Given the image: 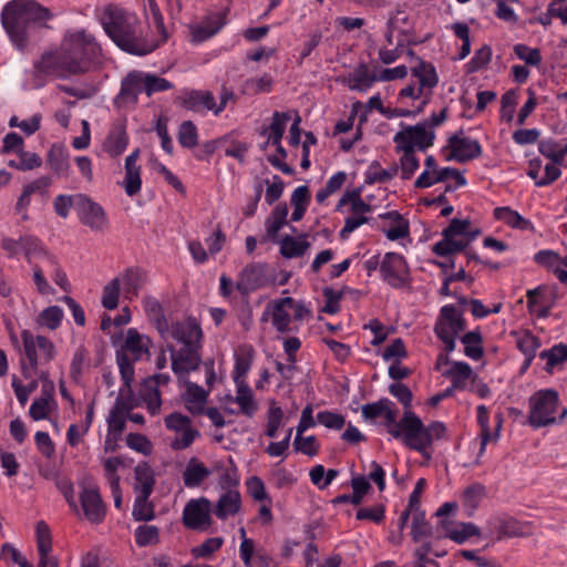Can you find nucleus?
Listing matches in <instances>:
<instances>
[{
  "label": "nucleus",
  "mask_w": 567,
  "mask_h": 567,
  "mask_svg": "<svg viewBox=\"0 0 567 567\" xmlns=\"http://www.w3.org/2000/svg\"><path fill=\"white\" fill-rule=\"evenodd\" d=\"M146 14L157 37L144 34L137 16L117 6H109L104 10L101 23L109 38L122 51L134 55H146L168 40L164 18L155 0H148Z\"/></svg>",
  "instance_id": "nucleus-1"
},
{
  "label": "nucleus",
  "mask_w": 567,
  "mask_h": 567,
  "mask_svg": "<svg viewBox=\"0 0 567 567\" xmlns=\"http://www.w3.org/2000/svg\"><path fill=\"white\" fill-rule=\"evenodd\" d=\"M362 416L365 420L385 419L388 432L403 442L405 446L419 452L426 460L432 457L430 451L434 440H441L446 434L443 422L434 421L425 426L422 420L413 412L404 410L403 416L396 421L394 403L388 398L361 406Z\"/></svg>",
  "instance_id": "nucleus-2"
},
{
  "label": "nucleus",
  "mask_w": 567,
  "mask_h": 567,
  "mask_svg": "<svg viewBox=\"0 0 567 567\" xmlns=\"http://www.w3.org/2000/svg\"><path fill=\"white\" fill-rule=\"evenodd\" d=\"M101 47L84 30L66 31L55 50L42 53L34 68L54 79H69L89 72L101 58Z\"/></svg>",
  "instance_id": "nucleus-3"
},
{
  "label": "nucleus",
  "mask_w": 567,
  "mask_h": 567,
  "mask_svg": "<svg viewBox=\"0 0 567 567\" xmlns=\"http://www.w3.org/2000/svg\"><path fill=\"white\" fill-rule=\"evenodd\" d=\"M52 18L50 9L34 0H11L1 11V24L13 47L20 52L29 47L32 33L48 28L47 23Z\"/></svg>",
  "instance_id": "nucleus-4"
},
{
  "label": "nucleus",
  "mask_w": 567,
  "mask_h": 567,
  "mask_svg": "<svg viewBox=\"0 0 567 567\" xmlns=\"http://www.w3.org/2000/svg\"><path fill=\"white\" fill-rule=\"evenodd\" d=\"M172 338L182 347L176 350L168 347L172 360V370L176 375L195 371L202 361L200 348L203 331L199 322L194 317H187L182 321L172 323Z\"/></svg>",
  "instance_id": "nucleus-5"
},
{
  "label": "nucleus",
  "mask_w": 567,
  "mask_h": 567,
  "mask_svg": "<svg viewBox=\"0 0 567 567\" xmlns=\"http://www.w3.org/2000/svg\"><path fill=\"white\" fill-rule=\"evenodd\" d=\"M567 416V408L560 406L556 390L543 389L536 391L528 399L527 423L533 429L560 423Z\"/></svg>",
  "instance_id": "nucleus-6"
},
{
  "label": "nucleus",
  "mask_w": 567,
  "mask_h": 567,
  "mask_svg": "<svg viewBox=\"0 0 567 567\" xmlns=\"http://www.w3.org/2000/svg\"><path fill=\"white\" fill-rule=\"evenodd\" d=\"M150 346V338L141 334L136 329L130 328L126 331L125 340L116 351V362L125 386H130L134 380V363L144 358L148 359Z\"/></svg>",
  "instance_id": "nucleus-7"
},
{
  "label": "nucleus",
  "mask_w": 567,
  "mask_h": 567,
  "mask_svg": "<svg viewBox=\"0 0 567 567\" xmlns=\"http://www.w3.org/2000/svg\"><path fill=\"white\" fill-rule=\"evenodd\" d=\"M24 358L21 359V372L24 378L37 377L38 368L51 362L56 354L54 343L44 336H35L30 330H22Z\"/></svg>",
  "instance_id": "nucleus-8"
},
{
  "label": "nucleus",
  "mask_w": 567,
  "mask_h": 567,
  "mask_svg": "<svg viewBox=\"0 0 567 567\" xmlns=\"http://www.w3.org/2000/svg\"><path fill=\"white\" fill-rule=\"evenodd\" d=\"M434 140L435 133L429 128V122H421L413 126L406 125L393 137L398 153H400V150L415 152V148L425 152L433 145Z\"/></svg>",
  "instance_id": "nucleus-9"
},
{
  "label": "nucleus",
  "mask_w": 567,
  "mask_h": 567,
  "mask_svg": "<svg viewBox=\"0 0 567 567\" xmlns=\"http://www.w3.org/2000/svg\"><path fill=\"white\" fill-rule=\"evenodd\" d=\"M381 279L394 289L410 288L412 278L405 258L398 252H386L382 257Z\"/></svg>",
  "instance_id": "nucleus-10"
},
{
  "label": "nucleus",
  "mask_w": 567,
  "mask_h": 567,
  "mask_svg": "<svg viewBox=\"0 0 567 567\" xmlns=\"http://www.w3.org/2000/svg\"><path fill=\"white\" fill-rule=\"evenodd\" d=\"M470 220L453 218L450 225L442 231V239L434 244L433 252L445 257L466 249L463 243L465 233L468 231Z\"/></svg>",
  "instance_id": "nucleus-11"
},
{
  "label": "nucleus",
  "mask_w": 567,
  "mask_h": 567,
  "mask_svg": "<svg viewBox=\"0 0 567 567\" xmlns=\"http://www.w3.org/2000/svg\"><path fill=\"white\" fill-rule=\"evenodd\" d=\"M349 203L351 215L344 219V226L340 230L342 238L348 237V235L353 233L361 225L369 223V218L365 214L372 210L371 205L365 203L357 192L344 194L338 202L337 210H340Z\"/></svg>",
  "instance_id": "nucleus-12"
},
{
  "label": "nucleus",
  "mask_w": 567,
  "mask_h": 567,
  "mask_svg": "<svg viewBox=\"0 0 567 567\" xmlns=\"http://www.w3.org/2000/svg\"><path fill=\"white\" fill-rule=\"evenodd\" d=\"M76 214L80 223L95 233H104L109 228L104 208L87 195L78 194Z\"/></svg>",
  "instance_id": "nucleus-13"
},
{
  "label": "nucleus",
  "mask_w": 567,
  "mask_h": 567,
  "mask_svg": "<svg viewBox=\"0 0 567 567\" xmlns=\"http://www.w3.org/2000/svg\"><path fill=\"white\" fill-rule=\"evenodd\" d=\"M267 264L252 262L243 268L236 282V289L243 295L265 288L275 282V278L268 274Z\"/></svg>",
  "instance_id": "nucleus-14"
},
{
  "label": "nucleus",
  "mask_w": 567,
  "mask_h": 567,
  "mask_svg": "<svg viewBox=\"0 0 567 567\" xmlns=\"http://www.w3.org/2000/svg\"><path fill=\"white\" fill-rule=\"evenodd\" d=\"M212 502L206 497L188 501L183 509V524L192 530H207L213 520Z\"/></svg>",
  "instance_id": "nucleus-15"
},
{
  "label": "nucleus",
  "mask_w": 567,
  "mask_h": 567,
  "mask_svg": "<svg viewBox=\"0 0 567 567\" xmlns=\"http://www.w3.org/2000/svg\"><path fill=\"white\" fill-rule=\"evenodd\" d=\"M144 72L138 70L130 71L121 81L120 92L114 97L116 107L136 105L138 95L144 92Z\"/></svg>",
  "instance_id": "nucleus-16"
},
{
  "label": "nucleus",
  "mask_w": 567,
  "mask_h": 567,
  "mask_svg": "<svg viewBox=\"0 0 567 567\" xmlns=\"http://www.w3.org/2000/svg\"><path fill=\"white\" fill-rule=\"evenodd\" d=\"M465 329V320L454 305L441 308L434 326L437 338L457 337Z\"/></svg>",
  "instance_id": "nucleus-17"
},
{
  "label": "nucleus",
  "mask_w": 567,
  "mask_h": 567,
  "mask_svg": "<svg viewBox=\"0 0 567 567\" xmlns=\"http://www.w3.org/2000/svg\"><path fill=\"white\" fill-rule=\"evenodd\" d=\"M449 147L451 148L450 159L458 163H465L482 155V146L477 140L463 136V132L454 134L449 138Z\"/></svg>",
  "instance_id": "nucleus-18"
},
{
  "label": "nucleus",
  "mask_w": 567,
  "mask_h": 567,
  "mask_svg": "<svg viewBox=\"0 0 567 567\" xmlns=\"http://www.w3.org/2000/svg\"><path fill=\"white\" fill-rule=\"evenodd\" d=\"M226 24V19L220 13H214L205 17L200 22H194L188 25L190 42L200 44L216 35Z\"/></svg>",
  "instance_id": "nucleus-19"
},
{
  "label": "nucleus",
  "mask_w": 567,
  "mask_h": 567,
  "mask_svg": "<svg viewBox=\"0 0 567 567\" xmlns=\"http://www.w3.org/2000/svg\"><path fill=\"white\" fill-rule=\"evenodd\" d=\"M83 514L93 524H100L106 513L105 504L96 487H83L80 493Z\"/></svg>",
  "instance_id": "nucleus-20"
},
{
  "label": "nucleus",
  "mask_w": 567,
  "mask_h": 567,
  "mask_svg": "<svg viewBox=\"0 0 567 567\" xmlns=\"http://www.w3.org/2000/svg\"><path fill=\"white\" fill-rule=\"evenodd\" d=\"M181 104L187 111L195 113L213 112L215 107V96L210 91L185 90L181 95Z\"/></svg>",
  "instance_id": "nucleus-21"
},
{
  "label": "nucleus",
  "mask_w": 567,
  "mask_h": 567,
  "mask_svg": "<svg viewBox=\"0 0 567 567\" xmlns=\"http://www.w3.org/2000/svg\"><path fill=\"white\" fill-rule=\"evenodd\" d=\"M449 178H453L456 183V186H464L466 184L465 177L453 167H443V168H435L431 171V174L429 172H422L419 177L414 182L415 188H427L433 186L434 184L445 182Z\"/></svg>",
  "instance_id": "nucleus-22"
},
{
  "label": "nucleus",
  "mask_w": 567,
  "mask_h": 567,
  "mask_svg": "<svg viewBox=\"0 0 567 567\" xmlns=\"http://www.w3.org/2000/svg\"><path fill=\"white\" fill-rule=\"evenodd\" d=\"M212 509L213 514L220 520L236 516L241 511V495L239 489L220 492Z\"/></svg>",
  "instance_id": "nucleus-23"
},
{
  "label": "nucleus",
  "mask_w": 567,
  "mask_h": 567,
  "mask_svg": "<svg viewBox=\"0 0 567 567\" xmlns=\"http://www.w3.org/2000/svg\"><path fill=\"white\" fill-rule=\"evenodd\" d=\"M534 261L553 271L561 284L567 285V255L561 258L554 250L544 249L535 254Z\"/></svg>",
  "instance_id": "nucleus-24"
},
{
  "label": "nucleus",
  "mask_w": 567,
  "mask_h": 567,
  "mask_svg": "<svg viewBox=\"0 0 567 567\" xmlns=\"http://www.w3.org/2000/svg\"><path fill=\"white\" fill-rule=\"evenodd\" d=\"M379 218L386 221V224L381 227V230L385 234L388 239L398 240L409 236V221L404 219L399 212L391 210L383 213L379 215Z\"/></svg>",
  "instance_id": "nucleus-25"
},
{
  "label": "nucleus",
  "mask_w": 567,
  "mask_h": 567,
  "mask_svg": "<svg viewBox=\"0 0 567 567\" xmlns=\"http://www.w3.org/2000/svg\"><path fill=\"white\" fill-rule=\"evenodd\" d=\"M293 298L285 297L270 302L271 309V322L274 328L279 333H286L290 331L291 318L287 308H292Z\"/></svg>",
  "instance_id": "nucleus-26"
},
{
  "label": "nucleus",
  "mask_w": 567,
  "mask_h": 567,
  "mask_svg": "<svg viewBox=\"0 0 567 567\" xmlns=\"http://www.w3.org/2000/svg\"><path fill=\"white\" fill-rule=\"evenodd\" d=\"M488 528L498 539L515 537L524 534L523 526L515 518L507 515H496L488 519Z\"/></svg>",
  "instance_id": "nucleus-27"
},
{
  "label": "nucleus",
  "mask_w": 567,
  "mask_h": 567,
  "mask_svg": "<svg viewBox=\"0 0 567 567\" xmlns=\"http://www.w3.org/2000/svg\"><path fill=\"white\" fill-rule=\"evenodd\" d=\"M378 76L370 72L367 63H360L353 72L349 73L343 83L351 90L367 92L375 82Z\"/></svg>",
  "instance_id": "nucleus-28"
},
{
  "label": "nucleus",
  "mask_w": 567,
  "mask_h": 567,
  "mask_svg": "<svg viewBox=\"0 0 567 567\" xmlns=\"http://www.w3.org/2000/svg\"><path fill=\"white\" fill-rule=\"evenodd\" d=\"M128 145V136L123 123H115L103 143V150L111 156H120Z\"/></svg>",
  "instance_id": "nucleus-29"
},
{
  "label": "nucleus",
  "mask_w": 567,
  "mask_h": 567,
  "mask_svg": "<svg viewBox=\"0 0 567 567\" xmlns=\"http://www.w3.org/2000/svg\"><path fill=\"white\" fill-rule=\"evenodd\" d=\"M411 74L417 80L419 87L423 92L432 93L437 85L439 78L432 63L419 60L417 64L412 68Z\"/></svg>",
  "instance_id": "nucleus-30"
},
{
  "label": "nucleus",
  "mask_w": 567,
  "mask_h": 567,
  "mask_svg": "<svg viewBox=\"0 0 567 567\" xmlns=\"http://www.w3.org/2000/svg\"><path fill=\"white\" fill-rule=\"evenodd\" d=\"M114 279L118 280V285L126 297H136L144 286V274L138 268H127Z\"/></svg>",
  "instance_id": "nucleus-31"
},
{
  "label": "nucleus",
  "mask_w": 567,
  "mask_h": 567,
  "mask_svg": "<svg viewBox=\"0 0 567 567\" xmlns=\"http://www.w3.org/2000/svg\"><path fill=\"white\" fill-rule=\"evenodd\" d=\"M288 216V207L286 204H278L266 219V235L261 237V243L276 239L279 230L285 226Z\"/></svg>",
  "instance_id": "nucleus-32"
},
{
  "label": "nucleus",
  "mask_w": 567,
  "mask_h": 567,
  "mask_svg": "<svg viewBox=\"0 0 567 567\" xmlns=\"http://www.w3.org/2000/svg\"><path fill=\"white\" fill-rule=\"evenodd\" d=\"M134 491L136 495L151 496L155 485L154 471L147 463H142L134 468Z\"/></svg>",
  "instance_id": "nucleus-33"
},
{
  "label": "nucleus",
  "mask_w": 567,
  "mask_h": 567,
  "mask_svg": "<svg viewBox=\"0 0 567 567\" xmlns=\"http://www.w3.org/2000/svg\"><path fill=\"white\" fill-rule=\"evenodd\" d=\"M143 308L146 317L155 324L157 331L162 336L168 331V322L166 320L164 309L156 298L152 296L144 297Z\"/></svg>",
  "instance_id": "nucleus-34"
},
{
  "label": "nucleus",
  "mask_w": 567,
  "mask_h": 567,
  "mask_svg": "<svg viewBox=\"0 0 567 567\" xmlns=\"http://www.w3.org/2000/svg\"><path fill=\"white\" fill-rule=\"evenodd\" d=\"M128 411L130 406L122 399H116L106 419L107 432L114 433L117 436H122L125 430V423Z\"/></svg>",
  "instance_id": "nucleus-35"
},
{
  "label": "nucleus",
  "mask_w": 567,
  "mask_h": 567,
  "mask_svg": "<svg viewBox=\"0 0 567 567\" xmlns=\"http://www.w3.org/2000/svg\"><path fill=\"white\" fill-rule=\"evenodd\" d=\"M209 475L210 471L196 457H192L183 472L184 485L188 488L197 487Z\"/></svg>",
  "instance_id": "nucleus-36"
},
{
  "label": "nucleus",
  "mask_w": 567,
  "mask_h": 567,
  "mask_svg": "<svg viewBox=\"0 0 567 567\" xmlns=\"http://www.w3.org/2000/svg\"><path fill=\"white\" fill-rule=\"evenodd\" d=\"M494 217L497 220L503 221L507 226L519 229V230H532L533 224L529 219L523 217L518 212L512 209L511 207H496L494 209Z\"/></svg>",
  "instance_id": "nucleus-37"
},
{
  "label": "nucleus",
  "mask_w": 567,
  "mask_h": 567,
  "mask_svg": "<svg viewBox=\"0 0 567 567\" xmlns=\"http://www.w3.org/2000/svg\"><path fill=\"white\" fill-rule=\"evenodd\" d=\"M472 373V368L467 362L454 361L443 375L451 380V386L454 388V390H464Z\"/></svg>",
  "instance_id": "nucleus-38"
},
{
  "label": "nucleus",
  "mask_w": 567,
  "mask_h": 567,
  "mask_svg": "<svg viewBox=\"0 0 567 567\" xmlns=\"http://www.w3.org/2000/svg\"><path fill=\"white\" fill-rule=\"evenodd\" d=\"M399 173V165L393 164L389 168H382L380 163L373 161L364 173V182L369 185L388 183Z\"/></svg>",
  "instance_id": "nucleus-39"
},
{
  "label": "nucleus",
  "mask_w": 567,
  "mask_h": 567,
  "mask_svg": "<svg viewBox=\"0 0 567 567\" xmlns=\"http://www.w3.org/2000/svg\"><path fill=\"white\" fill-rule=\"evenodd\" d=\"M539 358L546 361L544 370L551 374L554 370L567 362V344L558 343L549 349L543 350Z\"/></svg>",
  "instance_id": "nucleus-40"
},
{
  "label": "nucleus",
  "mask_w": 567,
  "mask_h": 567,
  "mask_svg": "<svg viewBox=\"0 0 567 567\" xmlns=\"http://www.w3.org/2000/svg\"><path fill=\"white\" fill-rule=\"evenodd\" d=\"M208 393L199 385L189 383L185 393L186 409L192 414H202L204 412L205 403L207 401Z\"/></svg>",
  "instance_id": "nucleus-41"
},
{
  "label": "nucleus",
  "mask_w": 567,
  "mask_h": 567,
  "mask_svg": "<svg viewBox=\"0 0 567 567\" xmlns=\"http://www.w3.org/2000/svg\"><path fill=\"white\" fill-rule=\"evenodd\" d=\"M236 396L234 399L231 398L230 400L239 405L240 412L244 415L252 417L258 406L257 403L254 401L251 389L246 382H239L236 383Z\"/></svg>",
  "instance_id": "nucleus-42"
},
{
  "label": "nucleus",
  "mask_w": 567,
  "mask_h": 567,
  "mask_svg": "<svg viewBox=\"0 0 567 567\" xmlns=\"http://www.w3.org/2000/svg\"><path fill=\"white\" fill-rule=\"evenodd\" d=\"M461 342L464 344V353L466 357L475 361L483 358V337L478 329L463 334Z\"/></svg>",
  "instance_id": "nucleus-43"
},
{
  "label": "nucleus",
  "mask_w": 567,
  "mask_h": 567,
  "mask_svg": "<svg viewBox=\"0 0 567 567\" xmlns=\"http://www.w3.org/2000/svg\"><path fill=\"white\" fill-rule=\"evenodd\" d=\"M310 244L303 237L285 236L280 240V254L284 258H298L306 254Z\"/></svg>",
  "instance_id": "nucleus-44"
},
{
  "label": "nucleus",
  "mask_w": 567,
  "mask_h": 567,
  "mask_svg": "<svg viewBox=\"0 0 567 567\" xmlns=\"http://www.w3.org/2000/svg\"><path fill=\"white\" fill-rule=\"evenodd\" d=\"M538 151L554 164H560L567 155V143L561 145L553 138L542 140L538 143Z\"/></svg>",
  "instance_id": "nucleus-45"
},
{
  "label": "nucleus",
  "mask_w": 567,
  "mask_h": 567,
  "mask_svg": "<svg viewBox=\"0 0 567 567\" xmlns=\"http://www.w3.org/2000/svg\"><path fill=\"white\" fill-rule=\"evenodd\" d=\"M432 534L433 529L425 518V513L419 509L414 517H412L411 536L413 542L420 543L424 539H430Z\"/></svg>",
  "instance_id": "nucleus-46"
},
{
  "label": "nucleus",
  "mask_w": 567,
  "mask_h": 567,
  "mask_svg": "<svg viewBox=\"0 0 567 567\" xmlns=\"http://www.w3.org/2000/svg\"><path fill=\"white\" fill-rule=\"evenodd\" d=\"M476 412H477V423L481 427V434H480L481 445H480V452H478V457H481L485 452L487 443L493 440V433H492L491 426H489V413H488L487 408L483 404L478 405L476 408Z\"/></svg>",
  "instance_id": "nucleus-47"
},
{
  "label": "nucleus",
  "mask_w": 567,
  "mask_h": 567,
  "mask_svg": "<svg viewBox=\"0 0 567 567\" xmlns=\"http://www.w3.org/2000/svg\"><path fill=\"white\" fill-rule=\"evenodd\" d=\"M472 536H480V528L473 523H458L446 528V537L457 544L465 543Z\"/></svg>",
  "instance_id": "nucleus-48"
},
{
  "label": "nucleus",
  "mask_w": 567,
  "mask_h": 567,
  "mask_svg": "<svg viewBox=\"0 0 567 567\" xmlns=\"http://www.w3.org/2000/svg\"><path fill=\"white\" fill-rule=\"evenodd\" d=\"M290 120V116L286 112H274L271 123L269 125V135L267 143L279 144L285 134L286 124Z\"/></svg>",
  "instance_id": "nucleus-49"
},
{
  "label": "nucleus",
  "mask_w": 567,
  "mask_h": 567,
  "mask_svg": "<svg viewBox=\"0 0 567 567\" xmlns=\"http://www.w3.org/2000/svg\"><path fill=\"white\" fill-rule=\"evenodd\" d=\"M141 398L146 404L147 411L152 415H156L161 411L162 399L161 392L156 386H151L147 381L144 380L141 389Z\"/></svg>",
  "instance_id": "nucleus-50"
},
{
  "label": "nucleus",
  "mask_w": 567,
  "mask_h": 567,
  "mask_svg": "<svg viewBox=\"0 0 567 567\" xmlns=\"http://www.w3.org/2000/svg\"><path fill=\"white\" fill-rule=\"evenodd\" d=\"M150 496L136 495L132 516L136 522H148L154 519V505L148 501Z\"/></svg>",
  "instance_id": "nucleus-51"
},
{
  "label": "nucleus",
  "mask_w": 567,
  "mask_h": 567,
  "mask_svg": "<svg viewBox=\"0 0 567 567\" xmlns=\"http://www.w3.org/2000/svg\"><path fill=\"white\" fill-rule=\"evenodd\" d=\"M485 496V487L480 483L467 486L462 494V504L472 514Z\"/></svg>",
  "instance_id": "nucleus-52"
},
{
  "label": "nucleus",
  "mask_w": 567,
  "mask_h": 567,
  "mask_svg": "<svg viewBox=\"0 0 567 567\" xmlns=\"http://www.w3.org/2000/svg\"><path fill=\"white\" fill-rule=\"evenodd\" d=\"M352 289L349 287H343L341 290H334L331 287H326L323 289V297L326 299V305L322 308V311L329 315H334L340 310V300L347 292H351Z\"/></svg>",
  "instance_id": "nucleus-53"
},
{
  "label": "nucleus",
  "mask_w": 567,
  "mask_h": 567,
  "mask_svg": "<svg viewBox=\"0 0 567 567\" xmlns=\"http://www.w3.org/2000/svg\"><path fill=\"white\" fill-rule=\"evenodd\" d=\"M63 310L58 306H50L43 309L37 319V322L50 330H55L61 326Z\"/></svg>",
  "instance_id": "nucleus-54"
},
{
  "label": "nucleus",
  "mask_w": 567,
  "mask_h": 567,
  "mask_svg": "<svg viewBox=\"0 0 567 567\" xmlns=\"http://www.w3.org/2000/svg\"><path fill=\"white\" fill-rule=\"evenodd\" d=\"M177 140L182 147L193 148L198 143V130L192 121L181 123Z\"/></svg>",
  "instance_id": "nucleus-55"
},
{
  "label": "nucleus",
  "mask_w": 567,
  "mask_h": 567,
  "mask_svg": "<svg viewBox=\"0 0 567 567\" xmlns=\"http://www.w3.org/2000/svg\"><path fill=\"white\" fill-rule=\"evenodd\" d=\"M143 78L144 92L147 96H152L155 93L168 91L174 87L172 82L153 73L144 72Z\"/></svg>",
  "instance_id": "nucleus-56"
},
{
  "label": "nucleus",
  "mask_w": 567,
  "mask_h": 567,
  "mask_svg": "<svg viewBox=\"0 0 567 567\" xmlns=\"http://www.w3.org/2000/svg\"><path fill=\"white\" fill-rule=\"evenodd\" d=\"M400 152H402L399 166V169L401 171V178L408 181L417 171L420 161L413 151L400 150Z\"/></svg>",
  "instance_id": "nucleus-57"
},
{
  "label": "nucleus",
  "mask_w": 567,
  "mask_h": 567,
  "mask_svg": "<svg viewBox=\"0 0 567 567\" xmlns=\"http://www.w3.org/2000/svg\"><path fill=\"white\" fill-rule=\"evenodd\" d=\"M492 60V49L489 45H483L478 50L474 52V55L471 58V60L466 63V72L467 73H475L485 66L491 62Z\"/></svg>",
  "instance_id": "nucleus-58"
},
{
  "label": "nucleus",
  "mask_w": 567,
  "mask_h": 567,
  "mask_svg": "<svg viewBox=\"0 0 567 567\" xmlns=\"http://www.w3.org/2000/svg\"><path fill=\"white\" fill-rule=\"evenodd\" d=\"M252 353H254V349L251 347H248L247 352L245 354L236 355L235 367H234L235 383L246 382L245 378L251 367Z\"/></svg>",
  "instance_id": "nucleus-59"
},
{
  "label": "nucleus",
  "mask_w": 567,
  "mask_h": 567,
  "mask_svg": "<svg viewBox=\"0 0 567 567\" xmlns=\"http://www.w3.org/2000/svg\"><path fill=\"white\" fill-rule=\"evenodd\" d=\"M159 542V530L154 525H141L135 529V543L140 547L155 545Z\"/></svg>",
  "instance_id": "nucleus-60"
},
{
  "label": "nucleus",
  "mask_w": 567,
  "mask_h": 567,
  "mask_svg": "<svg viewBox=\"0 0 567 567\" xmlns=\"http://www.w3.org/2000/svg\"><path fill=\"white\" fill-rule=\"evenodd\" d=\"M284 411L275 402L271 403L267 411V425L265 434L268 437H276L277 432L282 425Z\"/></svg>",
  "instance_id": "nucleus-61"
},
{
  "label": "nucleus",
  "mask_w": 567,
  "mask_h": 567,
  "mask_svg": "<svg viewBox=\"0 0 567 567\" xmlns=\"http://www.w3.org/2000/svg\"><path fill=\"white\" fill-rule=\"evenodd\" d=\"M121 293V287L117 279H112L107 285L104 286L102 291L101 303L103 308L113 310L118 306V299Z\"/></svg>",
  "instance_id": "nucleus-62"
},
{
  "label": "nucleus",
  "mask_w": 567,
  "mask_h": 567,
  "mask_svg": "<svg viewBox=\"0 0 567 567\" xmlns=\"http://www.w3.org/2000/svg\"><path fill=\"white\" fill-rule=\"evenodd\" d=\"M48 164L58 175H66L70 168L66 155L61 147H52L48 153Z\"/></svg>",
  "instance_id": "nucleus-63"
},
{
  "label": "nucleus",
  "mask_w": 567,
  "mask_h": 567,
  "mask_svg": "<svg viewBox=\"0 0 567 567\" xmlns=\"http://www.w3.org/2000/svg\"><path fill=\"white\" fill-rule=\"evenodd\" d=\"M540 346V339L530 331H524L517 339V348L525 357H536Z\"/></svg>",
  "instance_id": "nucleus-64"
}]
</instances>
